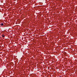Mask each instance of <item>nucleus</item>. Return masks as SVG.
Returning a JSON list of instances; mask_svg holds the SVG:
<instances>
[{
	"mask_svg": "<svg viewBox=\"0 0 77 77\" xmlns=\"http://www.w3.org/2000/svg\"><path fill=\"white\" fill-rule=\"evenodd\" d=\"M2 37H4L5 36V35H4V34H2Z\"/></svg>",
	"mask_w": 77,
	"mask_h": 77,
	"instance_id": "1",
	"label": "nucleus"
},
{
	"mask_svg": "<svg viewBox=\"0 0 77 77\" xmlns=\"http://www.w3.org/2000/svg\"><path fill=\"white\" fill-rule=\"evenodd\" d=\"M1 26H3V23H1Z\"/></svg>",
	"mask_w": 77,
	"mask_h": 77,
	"instance_id": "2",
	"label": "nucleus"
},
{
	"mask_svg": "<svg viewBox=\"0 0 77 77\" xmlns=\"http://www.w3.org/2000/svg\"><path fill=\"white\" fill-rule=\"evenodd\" d=\"M59 77H61V76H60Z\"/></svg>",
	"mask_w": 77,
	"mask_h": 77,
	"instance_id": "3",
	"label": "nucleus"
}]
</instances>
